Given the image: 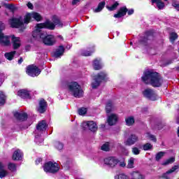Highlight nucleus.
<instances>
[{
    "mask_svg": "<svg viewBox=\"0 0 179 179\" xmlns=\"http://www.w3.org/2000/svg\"><path fill=\"white\" fill-rule=\"evenodd\" d=\"M178 37V36H177V34L174 32L171 33L170 34V41L171 43H174V41H176V38Z\"/></svg>",
    "mask_w": 179,
    "mask_h": 179,
    "instance_id": "a19ab883",
    "label": "nucleus"
},
{
    "mask_svg": "<svg viewBox=\"0 0 179 179\" xmlns=\"http://www.w3.org/2000/svg\"><path fill=\"white\" fill-rule=\"evenodd\" d=\"M118 5H120V3H118V2L116 1L111 6H107V8L108 9V10H115Z\"/></svg>",
    "mask_w": 179,
    "mask_h": 179,
    "instance_id": "ea45409f",
    "label": "nucleus"
},
{
    "mask_svg": "<svg viewBox=\"0 0 179 179\" xmlns=\"http://www.w3.org/2000/svg\"><path fill=\"white\" fill-rule=\"evenodd\" d=\"M141 79L146 85H150L153 87H160L163 85V78L157 72H153L152 71H146Z\"/></svg>",
    "mask_w": 179,
    "mask_h": 179,
    "instance_id": "7ed1b4c3",
    "label": "nucleus"
},
{
    "mask_svg": "<svg viewBox=\"0 0 179 179\" xmlns=\"http://www.w3.org/2000/svg\"><path fill=\"white\" fill-rule=\"evenodd\" d=\"M127 125L131 127V125L135 123V120L132 117H129L125 120Z\"/></svg>",
    "mask_w": 179,
    "mask_h": 179,
    "instance_id": "72a5a7b5",
    "label": "nucleus"
},
{
    "mask_svg": "<svg viewBox=\"0 0 179 179\" xmlns=\"http://www.w3.org/2000/svg\"><path fill=\"white\" fill-rule=\"evenodd\" d=\"M108 77L106 72H101L97 74L94 78V82L92 83V89H97L100 86L102 80H107Z\"/></svg>",
    "mask_w": 179,
    "mask_h": 179,
    "instance_id": "0eeeda50",
    "label": "nucleus"
},
{
    "mask_svg": "<svg viewBox=\"0 0 179 179\" xmlns=\"http://www.w3.org/2000/svg\"><path fill=\"white\" fill-rule=\"evenodd\" d=\"M64 52H65V48L62 45L59 46L54 53L55 58H61L64 55Z\"/></svg>",
    "mask_w": 179,
    "mask_h": 179,
    "instance_id": "4be33fe9",
    "label": "nucleus"
},
{
    "mask_svg": "<svg viewBox=\"0 0 179 179\" xmlns=\"http://www.w3.org/2000/svg\"><path fill=\"white\" fill-rule=\"evenodd\" d=\"M59 37L62 38V40H64V38H62V36H59Z\"/></svg>",
    "mask_w": 179,
    "mask_h": 179,
    "instance_id": "4d7b16f0",
    "label": "nucleus"
},
{
    "mask_svg": "<svg viewBox=\"0 0 179 179\" xmlns=\"http://www.w3.org/2000/svg\"><path fill=\"white\" fill-rule=\"evenodd\" d=\"M43 29L54 30L55 25L51 21H46L43 23L38 24L35 30L32 32V36L36 40H42L45 45H54L55 44V38L52 35H47V32L43 31Z\"/></svg>",
    "mask_w": 179,
    "mask_h": 179,
    "instance_id": "f257e3e1",
    "label": "nucleus"
},
{
    "mask_svg": "<svg viewBox=\"0 0 179 179\" xmlns=\"http://www.w3.org/2000/svg\"><path fill=\"white\" fill-rule=\"evenodd\" d=\"M6 101V96L3 92H0V106H3Z\"/></svg>",
    "mask_w": 179,
    "mask_h": 179,
    "instance_id": "7c9ffc66",
    "label": "nucleus"
},
{
    "mask_svg": "<svg viewBox=\"0 0 179 179\" xmlns=\"http://www.w3.org/2000/svg\"><path fill=\"white\" fill-rule=\"evenodd\" d=\"M117 36L120 34V32H118V31H117Z\"/></svg>",
    "mask_w": 179,
    "mask_h": 179,
    "instance_id": "bf43d9fd",
    "label": "nucleus"
},
{
    "mask_svg": "<svg viewBox=\"0 0 179 179\" xmlns=\"http://www.w3.org/2000/svg\"><path fill=\"white\" fill-rule=\"evenodd\" d=\"M55 147L57 150H62V149H64V144L59 141H57L55 143Z\"/></svg>",
    "mask_w": 179,
    "mask_h": 179,
    "instance_id": "e433bc0d",
    "label": "nucleus"
},
{
    "mask_svg": "<svg viewBox=\"0 0 179 179\" xmlns=\"http://www.w3.org/2000/svg\"><path fill=\"white\" fill-rule=\"evenodd\" d=\"M174 162H176V158H174V157H171V158L166 159V160L163 163V165H164V166H167V164H171V163H174Z\"/></svg>",
    "mask_w": 179,
    "mask_h": 179,
    "instance_id": "4c0bfd02",
    "label": "nucleus"
},
{
    "mask_svg": "<svg viewBox=\"0 0 179 179\" xmlns=\"http://www.w3.org/2000/svg\"><path fill=\"white\" fill-rule=\"evenodd\" d=\"M23 62V58L20 57V59L18 60V64H22Z\"/></svg>",
    "mask_w": 179,
    "mask_h": 179,
    "instance_id": "5fc2aeb1",
    "label": "nucleus"
},
{
    "mask_svg": "<svg viewBox=\"0 0 179 179\" xmlns=\"http://www.w3.org/2000/svg\"><path fill=\"white\" fill-rule=\"evenodd\" d=\"M131 179H145L146 176L140 171H134L130 173Z\"/></svg>",
    "mask_w": 179,
    "mask_h": 179,
    "instance_id": "aec40b11",
    "label": "nucleus"
},
{
    "mask_svg": "<svg viewBox=\"0 0 179 179\" xmlns=\"http://www.w3.org/2000/svg\"><path fill=\"white\" fill-rule=\"evenodd\" d=\"M67 87L69 93L72 94L74 97L80 99L83 97V90L82 87L76 82H71L67 85Z\"/></svg>",
    "mask_w": 179,
    "mask_h": 179,
    "instance_id": "39448f33",
    "label": "nucleus"
},
{
    "mask_svg": "<svg viewBox=\"0 0 179 179\" xmlns=\"http://www.w3.org/2000/svg\"><path fill=\"white\" fill-rule=\"evenodd\" d=\"M172 6H173V8H175V9H176L177 10H179V3H173Z\"/></svg>",
    "mask_w": 179,
    "mask_h": 179,
    "instance_id": "de8ad7c7",
    "label": "nucleus"
},
{
    "mask_svg": "<svg viewBox=\"0 0 179 179\" xmlns=\"http://www.w3.org/2000/svg\"><path fill=\"white\" fill-rule=\"evenodd\" d=\"M52 20L53 22L52 23L54 24L55 27V26H57V27H62V22H61V20H59L57 15H54L52 18Z\"/></svg>",
    "mask_w": 179,
    "mask_h": 179,
    "instance_id": "393cba45",
    "label": "nucleus"
},
{
    "mask_svg": "<svg viewBox=\"0 0 179 179\" xmlns=\"http://www.w3.org/2000/svg\"><path fill=\"white\" fill-rule=\"evenodd\" d=\"M143 94L144 97H146V99H148V100H152V101L157 100V94L152 89L145 90L143 92Z\"/></svg>",
    "mask_w": 179,
    "mask_h": 179,
    "instance_id": "f8f14e48",
    "label": "nucleus"
},
{
    "mask_svg": "<svg viewBox=\"0 0 179 179\" xmlns=\"http://www.w3.org/2000/svg\"><path fill=\"white\" fill-rule=\"evenodd\" d=\"M23 159V152L19 149L14 151L13 154V160H22Z\"/></svg>",
    "mask_w": 179,
    "mask_h": 179,
    "instance_id": "b1692460",
    "label": "nucleus"
},
{
    "mask_svg": "<svg viewBox=\"0 0 179 179\" xmlns=\"http://www.w3.org/2000/svg\"><path fill=\"white\" fill-rule=\"evenodd\" d=\"M2 30H5V24L0 22V44L3 47H9L10 45V36H5L2 33Z\"/></svg>",
    "mask_w": 179,
    "mask_h": 179,
    "instance_id": "423d86ee",
    "label": "nucleus"
},
{
    "mask_svg": "<svg viewBox=\"0 0 179 179\" xmlns=\"http://www.w3.org/2000/svg\"><path fill=\"white\" fill-rule=\"evenodd\" d=\"M103 163L110 169H115V167H118L120 160L115 157H109L104 159Z\"/></svg>",
    "mask_w": 179,
    "mask_h": 179,
    "instance_id": "1a4fd4ad",
    "label": "nucleus"
},
{
    "mask_svg": "<svg viewBox=\"0 0 179 179\" xmlns=\"http://www.w3.org/2000/svg\"><path fill=\"white\" fill-rule=\"evenodd\" d=\"M152 5L156 3L158 9H164V3L162 1V0H151Z\"/></svg>",
    "mask_w": 179,
    "mask_h": 179,
    "instance_id": "bb28decb",
    "label": "nucleus"
},
{
    "mask_svg": "<svg viewBox=\"0 0 179 179\" xmlns=\"http://www.w3.org/2000/svg\"><path fill=\"white\" fill-rule=\"evenodd\" d=\"M127 15H134V9L131 8L128 10V8H127V7L123 6L120 8L117 14L114 15V17H116L117 19H119L120 17H122L123 16H125V15H127Z\"/></svg>",
    "mask_w": 179,
    "mask_h": 179,
    "instance_id": "9b49d317",
    "label": "nucleus"
},
{
    "mask_svg": "<svg viewBox=\"0 0 179 179\" xmlns=\"http://www.w3.org/2000/svg\"><path fill=\"white\" fill-rule=\"evenodd\" d=\"M131 45H132V42L130 43Z\"/></svg>",
    "mask_w": 179,
    "mask_h": 179,
    "instance_id": "052dcab7",
    "label": "nucleus"
},
{
    "mask_svg": "<svg viewBox=\"0 0 179 179\" xmlns=\"http://www.w3.org/2000/svg\"><path fill=\"white\" fill-rule=\"evenodd\" d=\"M31 19L34 20H36L37 22H40L41 20V15L38 14V13H27L24 19L22 16L17 17H13L9 20V24L15 29H19L20 27H23L24 24H27L31 22Z\"/></svg>",
    "mask_w": 179,
    "mask_h": 179,
    "instance_id": "f03ea898",
    "label": "nucleus"
},
{
    "mask_svg": "<svg viewBox=\"0 0 179 179\" xmlns=\"http://www.w3.org/2000/svg\"><path fill=\"white\" fill-rule=\"evenodd\" d=\"M177 134H178V138H179V127H178V129Z\"/></svg>",
    "mask_w": 179,
    "mask_h": 179,
    "instance_id": "6e6d98bb",
    "label": "nucleus"
},
{
    "mask_svg": "<svg viewBox=\"0 0 179 179\" xmlns=\"http://www.w3.org/2000/svg\"><path fill=\"white\" fill-rule=\"evenodd\" d=\"M93 52H94V50L90 51V50H81V55H83V57H90V55H92Z\"/></svg>",
    "mask_w": 179,
    "mask_h": 179,
    "instance_id": "473e14b6",
    "label": "nucleus"
},
{
    "mask_svg": "<svg viewBox=\"0 0 179 179\" xmlns=\"http://www.w3.org/2000/svg\"><path fill=\"white\" fill-rule=\"evenodd\" d=\"M113 102L111 101H108L106 106V111L107 114L111 113L113 111Z\"/></svg>",
    "mask_w": 179,
    "mask_h": 179,
    "instance_id": "c756f323",
    "label": "nucleus"
},
{
    "mask_svg": "<svg viewBox=\"0 0 179 179\" xmlns=\"http://www.w3.org/2000/svg\"><path fill=\"white\" fill-rule=\"evenodd\" d=\"M146 137L148 138V139H150V141H152V142H157V139L156 138V136L153 134H150V133H146L145 134Z\"/></svg>",
    "mask_w": 179,
    "mask_h": 179,
    "instance_id": "f704fd0d",
    "label": "nucleus"
},
{
    "mask_svg": "<svg viewBox=\"0 0 179 179\" xmlns=\"http://www.w3.org/2000/svg\"><path fill=\"white\" fill-rule=\"evenodd\" d=\"M47 110V101L44 99H41L39 101V106L37 108V111L40 113V114H43L45 113Z\"/></svg>",
    "mask_w": 179,
    "mask_h": 179,
    "instance_id": "dca6fc26",
    "label": "nucleus"
},
{
    "mask_svg": "<svg viewBox=\"0 0 179 179\" xmlns=\"http://www.w3.org/2000/svg\"><path fill=\"white\" fill-rule=\"evenodd\" d=\"M117 121H118V116L115 114H112L108 117L107 122L110 127L115 125V124H117Z\"/></svg>",
    "mask_w": 179,
    "mask_h": 179,
    "instance_id": "6ab92c4d",
    "label": "nucleus"
},
{
    "mask_svg": "<svg viewBox=\"0 0 179 179\" xmlns=\"http://www.w3.org/2000/svg\"><path fill=\"white\" fill-rule=\"evenodd\" d=\"M134 158H131L129 160V163H128V165H127L128 169H133V167H134Z\"/></svg>",
    "mask_w": 179,
    "mask_h": 179,
    "instance_id": "a18cd8bd",
    "label": "nucleus"
},
{
    "mask_svg": "<svg viewBox=\"0 0 179 179\" xmlns=\"http://www.w3.org/2000/svg\"><path fill=\"white\" fill-rule=\"evenodd\" d=\"M42 159L41 158H38L36 160V164H38L39 163H41L42 162Z\"/></svg>",
    "mask_w": 179,
    "mask_h": 179,
    "instance_id": "8fccbe9b",
    "label": "nucleus"
},
{
    "mask_svg": "<svg viewBox=\"0 0 179 179\" xmlns=\"http://www.w3.org/2000/svg\"><path fill=\"white\" fill-rule=\"evenodd\" d=\"M92 66L95 71H99L103 68V64L101 59H96L93 62Z\"/></svg>",
    "mask_w": 179,
    "mask_h": 179,
    "instance_id": "5701e85b",
    "label": "nucleus"
},
{
    "mask_svg": "<svg viewBox=\"0 0 179 179\" xmlns=\"http://www.w3.org/2000/svg\"><path fill=\"white\" fill-rule=\"evenodd\" d=\"M80 2V0H73L72 5H78Z\"/></svg>",
    "mask_w": 179,
    "mask_h": 179,
    "instance_id": "09e8293b",
    "label": "nucleus"
},
{
    "mask_svg": "<svg viewBox=\"0 0 179 179\" xmlns=\"http://www.w3.org/2000/svg\"><path fill=\"white\" fill-rule=\"evenodd\" d=\"M26 72L27 75H29V76H31L32 78H34L36 76H38L39 74L41 73V70H40L38 67L34 65H29L27 67Z\"/></svg>",
    "mask_w": 179,
    "mask_h": 179,
    "instance_id": "9d476101",
    "label": "nucleus"
},
{
    "mask_svg": "<svg viewBox=\"0 0 179 179\" xmlns=\"http://www.w3.org/2000/svg\"><path fill=\"white\" fill-rule=\"evenodd\" d=\"M12 43L13 50H17L20 47V38L12 36Z\"/></svg>",
    "mask_w": 179,
    "mask_h": 179,
    "instance_id": "412c9836",
    "label": "nucleus"
},
{
    "mask_svg": "<svg viewBox=\"0 0 179 179\" xmlns=\"http://www.w3.org/2000/svg\"><path fill=\"white\" fill-rule=\"evenodd\" d=\"M106 127V125L102 124V128H104Z\"/></svg>",
    "mask_w": 179,
    "mask_h": 179,
    "instance_id": "13d9d810",
    "label": "nucleus"
},
{
    "mask_svg": "<svg viewBox=\"0 0 179 179\" xmlns=\"http://www.w3.org/2000/svg\"><path fill=\"white\" fill-rule=\"evenodd\" d=\"M82 127L83 129L89 128L90 131H92V132H96V131H97V124L93 121L84 122L82 124Z\"/></svg>",
    "mask_w": 179,
    "mask_h": 179,
    "instance_id": "4468645a",
    "label": "nucleus"
},
{
    "mask_svg": "<svg viewBox=\"0 0 179 179\" xmlns=\"http://www.w3.org/2000/svg\"><path fill=\"white\" fill-rule=\"evenodd\" d=\"M8 172L5 170V165L0 162V178H3L6 177Z\"/></svg>",
    "mask_w": 179,
    "mask_h": 179,
    "instance_id": "a878e982",
    "label": "nucleus"
},
{
    "mask_svg": "<svg viewBox=\"0 0 179 179\" xmlns=\"http://www.w3.org/2000/svg\"><path fill=\"white\" fill-rule=\"evenodd\" d=\"M104 6H106V2L104 1H101L97 8L94 9V12L95 13H99V12H101V10H103V8H104Z\"/></svg>",
    "mask_w": 179,
    "mask_h": 179,
    "instance_id": "cd10ccee",
    "label": "nucleus"
},
{
    "mask_svg": "<svg viewBox=\"0 0 179 179\" xmlns=\"http://www.w3.org/2000/svg\"><path fill=\"white\" fill-rule=\"evenodd\" d=\"M87 113V108H80L78 109V114L79 115H85Z\"/></svg>",
    "mask_w": 179,
    "mask_h": 179,
    "instance_id": "79ce46f5",
    "label": "nucleus"
},
{
    "mask_svg": "<svg viewBox=\"0 0 179 179\" xmlns=\"http://www.w3.org/2000/svg\"><path fill=\"white\" fill-rule=\"evenodd\" d=\"M101 150H104L105 152H108V150H110V143H106L105 144H103L101 147Z\"/></svg>",
    "mask_w": 179,
    "mask_h": 179,
    "instance_id": "58836bf2",
    "label": "nucleus"
},
{
    "mask_svg": "<svg viewBox=\"0 0 179 179\" xmlns=\"http://www.w3.org/2000/svg\"><path fill=\"white\" fill-rule=\"evenodd\" d=\"M15 54H16V51L14 50L10 52L5 53L4 56L6 59H8V61H12V59H13V57H15Z\"/></svg>",
    "mask_w": 179,
    "mask_h": 179,
    "instance_id": "c85d7f7f",
    "label": "nucleus"
},
{
    "mask_svg": "<svg viewBox=\"0 0 179 179\" xmlns=\"http://www.w3.org/2000/svg\"><path fill=\"white\" fill-rule=\"evenodd\" d=\"M153 38V34L150 31H147L144 35V36H141L139 43L140 44H143V45H146L148 44V41Z\"/></svg>",
    "mask_w": 179,
    "mask_h": 179,
    "instance_id": "ddd939ff",
    "label": "nucleus"
},
{
    "mask_svg": "<svg viewBox=\"0 0 179 179\" xmlns=\"http://www.w3.org/2000/svg\"><path fill=\"white\" fill-rule=\"evenodd\" d=\"M6 1H9V0H6Z\"/></svg>",
    "mask_w": 179,
    "mask_h": 179,
    "instance_id": "680f3d73",
    "label": "nucleus"
},
{
    "mask_svg": "<svg viewBox=\"0 0 179 179\" xmlns=\"http://www.w3.org/2000/svg\"><path fill=\"white\" fill-rule=\"evenodd\" d=\"M8 168L10 171H16V165L13 163H9Z\"/></svg>",
    "mask_w": 179,
    "mask_h": 179,
    "instance_id": "37998d69",
    "label": "nucleus"
},
{
    "mask_svg": "<svg viewBox=\"0 0 179 179\" xmlns=\"http://www.w3.org/2000/svg\"><path fill=\"white\" fill-rule=\"evenodd\" d=\"M27 6L29 8V9H33V4L31 3H27Z\"/></svg>",
    "mask_w": 179,
    "mask_h": 179,
    "instance_id": "3c124183",
    "label": "nucleus"
},
{
    "mask_svg": "<svg viewBox=\"0 0 179 179\" xmlns=\"http://www.w3.org/2000/svg\"><path fill=\"white\" fill-rule=\"evenodd\" d=\"M138 141H139L138 136L132 134L128 137L127 140L125 142V144L128 146H132V145H135V143H136Z\"/></svg>",
    "mask_w": 179,
    "mask_h": 179,
    "instance_id": "2eb2a0df",
    "label": "nucleus"
},
{
    "mask_svg": "<svg viewBox=\"0 0 179 179\" xmlns=\"http://www.w3.org/2000/svg\"><path fill=\"white\" fill-rule=\"evenodd\" d=\"M47 123L45 120H42L36 125V129L34 131L35 142L37 145H41L44 142V138L41 137L43 132H45L47 129Z\"/></svg>",
    "mask_w": 179,
    "mask_h": 179,
    "instance_id": "20e7f679",
    "label": "nucleus"
},
{
    "mask_svg": "<svg viewBox=\"0 0 179 179\" xmlns=\"http://www.w3.org/2000/svg\"><path fill=\"white\" fill-rule=\"evenodd\" d=\"M17 96L21 97V99H31V96H30V91L27 90H20L17 92Z\"/></svg>",
    "mask_w": 179,
    "mask_h": 179,
    "instance_id": "f3484780",
    "label": "nucleus"
},
{
    "mask_svg": "<svg viewBox=\"0 0 179 179\" xmlns=\"http://www.w3.org/2000/svg\"><path fill=\"white\" fill-rule=\"evenodd\" d=\"M164 155H166V152H159L155 155V160L156 162H160V160L164 157Z\"/></svg>",
    "mask_w": 179,
    "mask_h": 179,
    "instance_id": "2f4dec72",
    "label": "nucleus"
},
{
    "mask_svg": "<svg viewBox=\"0 0 179 179\" xmlns=\"http://www.w3.org/2000/svg\"><path fill=\"white\" fill-rule=\"evenodd\" d=\"M132 152L134 153V155H139V153H141V150L135 147L132 148Z\"/></svg>",
    "mask_w": 179,
    "mask_h": 179,
    "instance_id": "49530a36",
    "label": "nucleus"
},
{
    "mask_svg": "<svg viewBox=\"0 0 179 179\" xmlns=\"http://www.w3.org/2000/svg\"><path fill=\"white\" fill-rule=\"evenodd\" d=\"M178 116L176 117V122L177 124H179V110H178Z\"/></svg>",
    "mask_w": 179,
    "mask_h": 179,
    "instance_id": "864d4df0",
    "label": "nucleus"
},
{
    "mask_svg": "<svg viewBox=\"0 0 179 179\" xmlns=\"http://www.w3.org/2000/svg\"><path fill=\"white\" fill-rule=\"evenodd\" d=\"M43 170L45 173H57L59 170V166L55 162H48L45 164Z\"/></svg>",
    "mask_w": 179,
    "mask_h": 179,
    "instance_id": "6e6552de",
    "label": "nucleus"
},
{
    "mask_svg": "<svg viewBox=\"0 0 179 179\" xmlns=\"http://www.w3.org/2000/svg\"><path fill=\"white\" fill-rule=\"evenodd\" d=\"M143 150H150L153 148V145L149 143H145L143 146Z\"/></svg>",
    "mask_w": 179,
    "mask_h": 179,
    "instance_id": "c03bdc74",
    "label": "nucleus"
},
{
    "mask_svg": "<svg viewBox=\"0 0 179 179\" xmlns=\"http://www.w3.org/2000/svg\"><path fill=\"white\" fill-rule=\"evenodd\" d=\"M5 6L7 9H9L10 10H11V12H13V13L16 10V9H17L16 8V6H15L13 4H8L6 3Z\"/></svg>",
    "mask_w": 179,
    "mask_h": 179,
    "instance_id": "c9c22d12",
    "label": "nucleus"
},
{
    "mask_svg": "<svg viewBox=\"0 0 179 179\" xmlns=\"http://www.w3.org/2000/svg\"><path fill=\"white\" fill-rule=\"evenodd\" d=\"M117 166H120V167H125V163L120 162V161H119V164Z\"/></svg>",
    "mask_w": 179,
    "mask_h": 179,
    "instance_id": "603ef678",
    "label": "nucleus"
},
{
    "mask_svg": "<svg viewBox=\"0 0 179 179\" xmlns=\"http://www.w3.org/2000/svg\"><path fill=\"white\" fill-rule=\"evenodd\" d=\"M14 117L19 121H26L27 120V113L24 112H15L14 113Z\"/></svg>",
    "mask_w": 179,
    "mask_h": 179,
    "instance_id": "a211bd4d",
    "label": "nucleus"
}]
</instances>
